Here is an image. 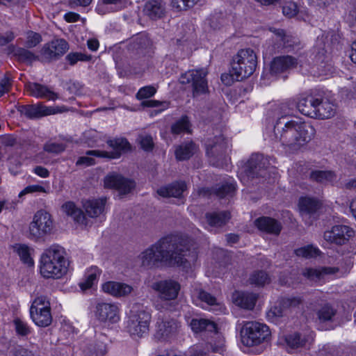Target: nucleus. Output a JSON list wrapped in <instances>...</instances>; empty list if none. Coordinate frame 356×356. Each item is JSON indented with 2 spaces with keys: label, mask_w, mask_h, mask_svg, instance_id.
<instances>
[{
  "label": "nucleus",
  "mask_w": 356,
  "mask_h": 356,
  "mask_svg": "<svg viewBox=\"0 0 356 356\" xmlns=\"http://www.w3.org/2000/svg\"><path fill=\"white\" fill-rule=\"evenodd\" d=\"M191 252L187 241L179 235L170 234L161 238L138 256L141 265L152 268L160 263L187 267L195 259Z\"/></svg>",
  "instance_id": "nucleus-1"
},
{
  "label": "nucleus",
  "mask_w": 356,
  "mask_h": 356,
  "mask_svg": "<svg viewBox=\"0 0 356 356\" xmlns=\"http://www.w3.org/2000/svg\"><path fill=\"white\" fill-rule=\"evenodd\" d=\"M274 134L283 146L296 152L312 140L316 130L309 123L282 117L274 126Z\"/></svg>",
  "instance_id": "nucleus-2"
},
{
  "label": "nucleus",
  "mask_w": 356,
  "mask_h": 356,
  "mask_svg": "<svg viewBox=\"0 0 356 356\" xmlns=\"http://www.w3.org/2000/svg\"><path fill=\"white\" fill-rule=\"evenodd\" d=\"M65 250L58 245H52L42 254L40 272L44 278H60L67 272Z\"/></svg>",
  "instance_id": "nucleus-3"
},
{
  "label": "nucleus",
  "mask_w": 356,
  "mask_h": 356,
  "mask_svg": "<svg viewBox=\"0 0 356 356\" xmlns=\"http://www.w3.org/2000/svg\"><path fill=\"white\" fill-rule=\"evenodd\" d=\"M257 58L250 48L243 49L233 57L231 75L236 81H243L253 74L256 70Z\"/></svg>",
  "instance_id": "nucleus-4"
},
{
  "label": "nucleus",
  "mask_w": 356,
  "mask_h": 356,
  "mask_svg": "<svg viewBox=\"0 0 356 356\" xmlns=\"http://www.w3.org/2000/svg\"><path fill=\"white\" fill-rule=\"evenodd\" d=\"M268 164L262 154H252L241 168L238 177L245 184H249L255 179L265 178L268 172Z\"/></svg>",
  "instance_id": "nucleus-5"
},
{
  "label": "nucleus",
  "mask_w": 356,
  "mask_h": 356,
  "mask_svg": "<svg viewBox=\"0 0 356 356\" xmlns=\"http://www.w3.org/2000/svg\"><path fill=\"white\" fill-rule=\"evenodd\" d=\"M241 341L245 346L252 347L259 345L269 339V327L257 321L246 322L241 331Z\"/></svg>",
  "instance_id": "nucleus-6"
},
{
  "label": "nucleus",
  "mask_w": 356,
  "mask_h": 356,
  "mask_svg": "<svg viewBox=\"0 0 356 356\" xmlns=\"http://www.w3.org/2000/svg\"><path fill=\"white\" fill-rule=\"evenodd\" d=\"M131 315L127 322V330L131 336L142 337L147 334L151 314L140 305H136L131 311Z\"/></svg>",
  "instance_id": "nucleus-7"
},
{
  "label": "nucleus",
  "mask_w": 356,
  "mask_h": 356,
  "mask_svg": "<svg viewBox=\"0 0 356 356\" xmlns=\"http://www.w3.org/2000/svg\"><path fill=\"white\" fill-rule=\"evenodd\" d=\"M54 227L51 216L44 210L38 211L29 225V238L38 241L51 234Z\"/></svg>",
  "instance_id": "nucleus-8"
},
{
  "label": "nucleus",
  "mask_w": 356,
  "mask_h": 356,
  "mask_svg": "<svg viewBox=\"0 0 356 356\" xmlns=\"http://www.w3.org/2000/svg\"><path fill=\"white\" fill-rule=\"evenodd\" d=\"M207 75L205 69L188 70L181 76L179 81L181 84H189L193 97H196L209 92Z\"/></svg>",
  "instance_id": "nucleus-9"
},
{
  "label": "nucleus",
  "mask_w": 356,
  "mask_h": 356,
  "mask_svg": "<svg viewBox=\"0 0 356 356\" xmlns=\"http://www.w3.org/2000/svg\"><path fill=\"white\" fill-rule=\"evenodd\" d=\"M317 102V97L312 94H302L298 97V100L289 99L282 104V109L285 111V107H287L289 111H293L296 108L302 114L306 116L313 118L316 115L315 108Z\"/></svg>",
  "instance_id": "nucleus-10"
},
{
  "label": "nucleus",
  "mask_w": 356,
  "mask_h": 356,
  "mask_svg": "<svg viewBox=\"0 0 356 356\" xmlns=\"http://www.w3.org/2000/svg\"><path fill=\"white\" fill-rule=\"evenodd\" d=\"M108 145L113 149L111 152L89 150L87 155L95 156L97 157L118 159L123 153L131 149V145L124 138H116L107 140Z\"/></svg>",
  "instance_id": "nucleus-11"
},
{
  "label": "nucleus",
  "mask_w": 356,
  "mask_h": 356,
  "mask_svg": "<svg viewBox=\"0 0 356 356\" xmlns=\"http://www.w3.org/2000/svg\"><path fill=\"white\" fill-rule=\"evenodd\" d=\"M95 314L98 321L103 323L113 324L120 320L119 308L113 302L104 301L97 302Z\"/></svg>",
  "instance_id": "nucleus-12"
},
{
  "label": "nucleus",
  "mask_w": 356,
  "mask_h": 356,
  "mask_svg": "<svg viewBox=\"0 0 356 356\" xmlns=\"http://www.w3.org/2000/svg\"><path fill=\"white\" fill-rule=\"evenodd\" d=\"M69 49L67 41L64 39H56L45 44L41 49L42 60L50 62L57 60L63 56Z\"/></svg>",
  "instance_id": "nucleus-13"
},
{
  "label": "nucleus",
  "mask_w": 356,
  "mask_h": 356,
  "mask_svg": "<svg viewBox=\"0 0 356 356\" xmlns=\"http://www.w3.org/2000/svg\"><path fill=\"white\" fill-rule=\"evenodd\" d=\"M152 289L161 299L172 300L177 298L181 286L177 281L169 279L154 282Z\"/></svg>",
  "instance_id": "nucleus-14"
},
{
  "label": "nucleus",
  "mask_w": 356,
  "mask_h": 356,
  "mask_svg": "<svg viewBox=\"0 0 356 356\" xmlns=\"http://www.w3.org/2000/svg\"><path fill=\"white\" fill-rule=\"evenodd\" d=\"M355 231L349 226L337 225L324 232V238L336 245L346 244L354 236Z\"/></svg>",
  "instance_id": "nucleus-15"
},
{
  "label": "nucleus",
  "mask_w": 356,
  "mask_h": 356,
  "mask_svg": "<svg viewBox=\"0 0 356 356\" xmlns=\"http://www.w3.org/2000/svg\"><path fill=\"white\" fill-rule=\"evenodd\" d=\"M104 186L119 191L121 195L129 193L135 188V182L117 173H111L105 177Z\"/></svg>",
  "instance_id": "nucleus-16"
},
{
  "label": "nucleus",
  "mask_w": 356,
  "mask_h": 356,
  "mask_svg": "<svg viewBox=\"0 0 356 356\" xmlns=\"http://www.w3.org/2000/svg\"><path fill=\"white\" fill-rule=\"evenodd\" d=\"M17 111L28 118H39L41 117L55 114L57 111L54 107L47 106L41 103L31 105H21Z\"/></svg>",
  "instance_id": "nucleus-17"
},
{
  "label": "nucleus",
  "mask_w": 356,
  "mask_h": 356,
  "mask_svg": "<svg viewBox=\"0 0 356 356\" xmlns=\"http://www.w3.org/2000/svg\"><path fill=\"white\" fill-rule=\"evenodd\" d=\"M321 204L319 200L310 197H302L299 199L298 207L302 218L306 223L311 225L312 220L311 217L316 213L321 208Z\"/></svg>",
  "instance_id": "nucleus-18"
},
{
  "label": "nucleus",
  "mask_w": 356,
  "mask_h": 356,
  "mask_svg": "<svg viewBox=\"0 0 356 356\" xmlns=\"http://www.w3.org/2000/svg\"><path fill=\"white\" fill-rule=\"evenodd\" d=\"M206 152L210 158H222L227 149V143L222 136H216L213 139H208L205 143Z\"/></svg>",
  "instance_id": "nucleus-19"
},
{
  "label": "nucleus",
  "mask_w": 356,
  "mask_h": 356,
  "mask_svg": "<svg viewBox=\"0 0 356 356\" xmlns=\"http://www.w3.org/2000/svg\"><path fill=\"white\" fill-rule=\"evenodd\" d=\"M179 323L175 319L162 320L157 322L156 337L159 340L169 339L177 334Z\"/></svg>",
  "instance_id": "nucleus-20"
},
{
  "label": "nucleus",
  "mask_w": 356,
  "mask_h": 356,
  "mask_svg": "<svg viewBox=\"0 0 356 356\" xmlns=\"http://www.w3.org/2000/svg\"><path fill=\"white\" fill-rule=\"evenodd\" d=\"M297 64V59L291 56H277L271 62L270 73L277 75L287 72L296 67Z\"/></svg>",
  "instance_id": "nucleus-21"
},
{
  "label": "nucleus",
  "mask_w": 356,
  "mask_h": 356,
  "mask_svg": "<svg viewBox=\"0 0 356 356\" xmlns=\"http://www.w3.org/2000/svg\"><path fill=\"white\" fill-rule=\"evenodd\" d=\"M26 90L30 95L41 99H47L48 100H56L58 98V95L51 90L47 86L35 83L29 82L25 85Z\"/></svg>",
  "instance_id": "nucleus-22"
},
{
  "label": "nucleus",
  "mask_w": 356,
  "mask_h": 356,
  "mask_svg": "<svg viewBox=\"0 0 356 356\" xmlns=\"http://www.w3.org/2000/svg\"><path fill=\"white\" fill-rule=\"evenodd\" d=\"M258 296L253 293L235 291L232 295L233 302L245 309H252L256 304Z\"/></svg>",
  "instance_id": "nucleus-23"
},
{
  "label": "nucleus",
  "mask_w": 356,
  "mask_h": 356,
  "mask_svg": "<svg viewBox=\"0 0 356 356\" xmlns=\"http://www.w3.org/2000/svg\"><path fill=\"white\" fill-rule=\"evenodd\" d=\"M186 188L185 181H177L168 186L161 187L157 190V193L163 197H180Z\"/></svg>",
  "instance_id": "nucleus-24"
},
{
  "label": "nucleus",
  "mask_w": 356,
  "mask_h": 356,
  "mask_svg": "<svg viewBox=\"0 0 356 356\" xmlns=\"http://www.w3.org/2000/svg\"><path fill=\"white\" fill-rule=\"evenodd\" d=\"M339 271L337 267H321L320 268H307L302 274L310 281L318 282L326 275H334Z\"/></svg>",
  "instance_id": "nucleus-25"
},
{
  "label": "nucleus",
  "mask_w": 356,
  "mask_h": 356,
  "mask_svg": "<svg viewBox=\"0 0 356 356\" xmlns=\"http://www.w3.org/2000/svg\"><path fill=\"white\" fill-rule=\"evenodd\" d=\"M106 203V197L87 200L83 203V207L88 216L96 218L104 212Z\"/></svg>",
  "instance_id": "nucleus-26"
},
{
  "label": "nucleus",
  "mask_w": 356,
  "mask_h": 356,
  "mask_svg": "<svg viewBox=\"0 0 356 356\" xmlns=\"http://www.w3.org/2000/svg\"><path fill=\"white\" fill-rule=\"evenodd\" d=\"M102 289L113 296L121 297L129 294L132 287L127 284L117 282H107L102 285Z\"/></svg>",
  "instance_id": "nucleus-27"
},
{
  "label": "nucleus",
  "mask_w": 356,
  "mask_h": 356,
  "mask_svg": "<svg viewBox=\"0 0 356 356\" xmlns=\"http://www.w3.org/2000/svg\"><path fill=\"white\" fill-rule=\"evenodd\" d=\"M255 225L259 229L269 234L278 235L282 229L281 224L274 218L261 217L255 220Z\"/></svg>",
  "instance_id": "nucleus-28"
},
{
  "label": "nucleus",
  "mask_w": 356,
  "mask_h": 356,
  "mask_svg": "<svg viewBox=\"0 0 356 356\" xmlns=\"http://www.w3.org/2000/svg\"><path fill=\"white\" fill-rule=\"evenodd\" d=\"M165 3L162 0H149L146 2L144 11L152 19L161 18L165 14Z\"/></svg>",
  "instance_id": "nucleus-29"
},
{
  "label": "nucleus",
  "mask_w": 356,
  "mask_h": 356,
  "mask_svg": "<svg viewBox=\"0 0 356 356\" xmlns=\"http://www.w3.org/2000/svg\"><path fill=\"white\" fill-rule=\"evenodd\" d=\"M337 177L336 173L332 170H315L309 173V179L321 184L333 185Z\"/></svg>",
  "instance_id": "nucleus-30"
},
{
  "label": "nucleus",
  "mask_w": 356,
  "mask_h": 356,
  "mask_svg": "<svg viewBox=\"0 0 356 356\" xmlns=\"http://www.w3.org/2000/svg\"><path fill=\"white\" fill-rule=\"evenodd\" d=\"M197 149V146L193 141L181 143L175 148V157L178 161L188 160L196 152Z\"/></svg>",
  "instance_id": "nucleus-31"
},
{
  "label": "nucleus",
  "mask_w": 356,
  "mask_h": 356,
  "mask_svg": "<svg viewBox=\"0 0 356 356\" xmlns=\"http://www.w3.org/2000/svg\"><path fill=\"white\" fill-rule=\"evenodd\" d=\"M316 115L313 118L325 119L332 117L335 113L333 105L327 101H323L317 97L315 111Z\"/></svg>",
  "instance_id": "nucleus-32"
},
{
  "label": "nucleus",
  "mask_w": 356,
  "mask_h": 356,
  "mask_svg": "<svg viewBox=\"0 0 356 356\" xmlns=\"http://www.w3.org/2000/svg\"><path fill=\"white\" fill-rule=\"evenodd\" d=\"M230 213L228 211L207 213L205 218L211 227H220L225 225L230 219Z\"/></svg>",
  "instance_id": "nucleus-33"
},
{
  "label": "nucleus",
  "mask_w": 356,
  "mask_h": 356,
  "mask_svg": "<svg viewBox=\"0 0 356 356\" xmlns=\"http://www.w3.org/2000/svg\"><path fill=\"white\" fill-rule=\"evenodd\" d=\"M62 208L64 212L71 216L74 220L79 224L86 225V218L83 211L75 205L72 202L65 203Z\"/></svg>",
  "instance_id": "nucleus-34"
},
{
  "label": "nucleus",
  "mask_w": 356,
  "mask_h": 356,
  "mask_svg": "<svg viewBox=\"0 0 356 356\" xmlns=\"http://www.w3.org/2000/svg\"><path fill=\"white\" fill-rule=\"evenodd\" d=\"M100 274L101 270L97 266H92L88 269L83 281L79 284L80 288L83 291L92 288L97 282Z\"/></svg>",
  "instance_id": "nucleus-35"
},
{
  "label": "nucleus",
  "mask_w": 356,
  "mask_h": 356,
  "mask_svg": "<svg viewBox=\"0 0 356 356\" xmlns=\"http://www.w3.org/2000/svg\"><path fill=\"white\" fill-rule=\"evenodd\" d=\"M284 342L288 348L297 349L305 346L307 339L305 335L299 332H293L284 337Z\"/></svg>",
  "instance_id": "nucleus-36"
},
{
  "label": "nucleus",
  "mask_w": 356,
  "mask_h": 356,
  "mask_svg": "<svg viewBox=\"0 0 356 356\" xmlns=\"http://www.w3.org/2000/svg\"><path fill=\"white\" fill-rule=\"evenodd\" d=\"M31 318L35 324L39 327H45L52 322L51 310L44 309L30 313Z\"/></svg>",
  "instance_id": "nucleus-37"
},
{
  "label": "nucleus",
  "mask_w": 356,
  "mask_h": 356,
  "mask_svg": "<svg viewBox=\"0 0 356 356\" xmlns=\"http://www.w3.org/2000/svg\"><path fill=\"white\" fill-rule=\"evenodd\" d=\"M190 326L195 332H200L203 330L213 332L217 328L215 323L203 318H193L190 323Z\"/></svg>",
  "instance_id": "nucleus-38"
},
{
  "label": "nucleus",
  "mask_w": 356,
  "mask_h": 356,
  "mask_svg": "<svg viewBox=\"0 0 356 356\" xmlns=\"http://www.w3.org/2000/svg\"><path fill=\"white\" fill-rule=\"evenodd\" d=\"M191 124L187 115H183L171 125V133L174 135H179L182 133H191Z\"/></svg>",
  "instance_id": "nucleus-39"
},
{
  "label": "nucleus",
  "mask_w": 356,
  "mask_h": 356,
  "mask_svg": "<svg viewBox=\"0 0 356 356\" xmlns=\"http://www.w3.org/2000/svg\"><path fill=\"white\" fill-rule=\"evenodd\" d=\"M249 283L255 286H264L270 282L268 274L264 270H254L249 277Z\"/></svg>",
  "instance_id": "nucleus-40"
},
{
  "label": "nucleus",
  "mask_w": 356,
  "mask_h": 356,
  "mask_svg": "<svg viewBox=\"0 0 356 356\" xmlns=\"http://www.w3.org/2000/svg\"><path fill=\"white\" fill-rule=\"evenodd\" d=\"M294 253L299 257L312 259L319 256L321 252L317 247L314 246L313 245H307L296 249L294 250Z\"/></svg>",
  "instance_id": "nucleus-41"
},
{
  "label": "nucleus",
  "mask_w": 356,
  "mask_h": 356,
  "mask_svg": "<svg viewBox=\"0 0 356 356\" xmlns=\"http://www.w3.org/2000/svg\"><path fill=\"white\" fill-rule=\"evenodd\" d=\"M236 190V184L232 182H225L221 185L217 186L213 189V193L220 198H223L227 195H232Z\"/></svg>",
  "instance_id": "nucleus-42"
},
{
  "label": "nucleus",
  "mask_w": 356,
  "mask_h": 356,
  "mask_svg": "<svg viewBox=\"0 0 356 356\" xmlns=\"http://www.w3.org/2000/svg\"><path fill=\"white\" fill-rule=\"evenodd\" d=\"M337 310L330 304H325L317 312V316L321 322H327L332 321L336 315Z\"/></svg>",
  "instance_id": "nucleus-43"
},
{
  "label": "nucleus",
  "mask_w": 356,
  "mask_h": 356,
  "mask_svg": "<svg viewBox=\"0 0 356 356\" xmlns=\"http://www.w3.org/2000/svg\"><path fill=\"white\" fill-rule=\"evenodd\" d=\"M14 56L19 61L26 63H31L38 58L32 51L21 47L14 51Z\"/></svg>",
  "instance_id": "nucleus-44"
},
{
  "label": "nucleus",
  "mask_w": 356,
  "mask_h": 356,
  "mask_svg": "<svg viewBox=\"0 0 356 356\" xmlns=\"http://www.w3.org/2000/svg\"><path fill=\"white\" fill-rule=\"evenodd\" d=\"M44 309L51 310L50 302L46 296H41L37 297L32 302L30 308V313Z\"/></svg>",
  "instance_id": "nucleus-45"
},
{
  "label": "nucleus",
  "mask_w": 356,
  "mask_h": 356,
  "mask_svg": "<svg viewBox=\"0 0 356 356\" xmlns=\"http://www.w3.org/2000/svg\"><path fill=\"white\" fill-rule=\"evenodd\" d=\"M15 332L20 337H26L31 332V328L28 323L19 318L13 320Z\"/></svg>",
  "instance_id": "nucleus-46"
},
{
  "label": "nucleus",
  "mask_w": 356,
  "mask_h": 356,
  "mask_svg": "<svg viewBox=\"0 0 356 356\" xmlns=\"http://www.w3.org/2000/svg\"><path fill=\"white\" fill-rule=\"evenodd\" d=\"M65 58L70 65H74L78 61L90 60L92 56L81 52H71L66 56Z\"/></svg>",
  "instance_id": "nucleus-47"
},
{
  "label": "nucleus",
  "mask_w": 356,
  "mask_h": 356,
  "mask_svg": "<svg viewBox=\"0 0 356 356\" xmlns=\"http://www.w3.org/2000/svg\"><path fill=\"white\" fill-rule=\"evenodd\" d=\"M17 252L18 255L19 256L21 260L26 264L29 266L33 265V260L31 257L29 249L28 246L25 245H20L17 249Z\"/></svg>",
  "instance_id": "nucleus-48"
},
{
  "label": "nucleus",
  "mask_w": 356,
  "mask_h": 356,
  "mask_svg": "<svg viewBox=\"0 0 356 356\" xmlns=\"http://www.w3.org/2000/svg\"><path fill=\"white\" fill-rule=\"evenodd\" d=\"M302 300L300 298L296 297H284L282 298L279 302L280 305L284 309L296 307L301 303Z\"/></svg>",
  "instance_id": "nucleus-49"
},
{
  "label": "nucleus",
  "mask_w": 356,
  "mask_h": 356,
  "mask_svg": "<svg viewBox=\"0 0 356 356\" xmlns=\"http://www.w3.org/2000/svg\"><path fill=\"white\" fill-rule=\"evenodd\" d=\"M199 0H172L171 5L178 10H187L196 4Z\"/></svg>",
  "instance_id": "nucleus-50"
},
{
  "label": "nucleus",
  "mask_w": 356,
  "mask_h": 356,
  "mask_svg": "<svg viewBox=\"0 0 356 356\" xmlns=\"http://www.w3.org/2000/svg\"><path fill=\"white\" fill-rule=\"evenodd\" d=\"M156 92V89L154 86H147L140 88L136 97L138 100L147 99L154 96Z\"/></svg>",
  "instance_id": "nucleus-51"
},
{
  "label": "nucleus",
  "mask_w": 356,
  "mask_h": 356,
  "mask_svg": "<svg viewBox=\"0 0 356 356\" xmlns=\"http://www.w3.org/2000/svg\"><path fill=\"white\" fill-rule=\"evenodd\" d=\"M197 297L199 300L202 302H206L209 305H217L216 298L211 296L210 293L206 292L203 290H199L196 291Z\"/></svg>",
  "instance_id": "nucleus-52"
},
{
  "label": "nucleus",
  "mask_w": 356,
  "mask_h": 356,
  "mask_svg": "<svg viewBox=\"0 0 356 356\" xmlns=\"http://www.w3.org/2000/svg\"><path fill=\"white\" fill-rule=\"evenodd\" d=\"M282 13L289 18L294 17L298 13L297 4L293 1L286 2L282 7Z\"/></svg>",
  "instance_id": "nucleus-53"
},
{
  "label": "nucleus",
  "mask_w": 356,
  "mask_h": 356,
  "mask_svg": "<svg viewBox=\"0 0 356 356\" xmlns=\"http://www.w3.org/2000/svg\"><path fill=\"white\" fill-rule=\"evenodd\" d=\"M12 87V79L6 73L4 77L0 81V97L10 92Z\"/></svg>",
  "instance_id": "nucleus-54"
},
{
  "label": "nucleus",
  "mask_w": 356,
  "mask_h": 356,
  "mask_svg": "<svg viewBox=\"0 0 356 356\" xmlns=\"http://www.w3.org/2000/svg\"><path fill=\"white\" fill-rule=\"evenodd\" d=\"M138 140L141 147L145 151H151L154 147L153 138L150 135L145 134L140 135L138 137Z\"/></svg>",
  "instance_id": "nucleus-55"
},
{
  "label": "nucleus",
  "mask_w": 356,
  "mask_h": 356,
  "mask_svg": "<svg viewBox=\"0 0 356 356\" xmlns=\"http://www.w3.org/2000/svg\"><path fill=\"white\" fill-rule=\"evenodd\" d=\"M42 40L41 35L39 33L31 31L28 33L26 47L27 48H33L38 45Z\"/></svg>",
  "instance_id": "nucleus-56"
},
{
  "label": "nucleus",
  "mask_w": 356,
  "mask_h": 356,
  "mask_svg": "<svg viewBox=\"0 0 356 356\" xmlns=\"http://www.w3.org/2000/svg\"><path fill=\"white\" fill-rule=\"evenodd\" d=\"M44 149L49 153L59 154L65 151V145L63 143H49L44 145Z\"/></svg>",
  "instance_id": "nucleus-57"
},
{
  "label": "nucleus",
  "mask_w": 356,
  "mask_h": 356,
  "mask_svg": "<svg viewBox=\"0 0 356 356\" xmlns=\"http://www.w3.org/2000/svg\"><path fill=\"white\" fill-rule=\"evenodd\" d=\"M149 45V39L145 35H140L135 39L134 47L143 53Z\"/></svg>",
  "instance_id": "nucleus-58"
},
{
  "label": "nucleus",
  "mask_w": 356,
  "mask_h": 356,
  "mask_svg": "<svg viewBox=\"0 0 356 356\" xmlns=\"http://www.w3.org/2000/svg\"><path fill=\"white\" fill-rule=\"evenodd\" d=\"M209 351V346L204 348L203 344L195 345L191 348L190 353L191 356H207Z\"/></svg>",
  "instance_id": "nucleus-59"
},
{
  "label": "nucleus",
  "mask_w": 356,
  "mask_h": 356,
  "mask_svg": "<svg viewBox=\"0 0 356 356\" xmlns=\"http://www.w3.org/2000/svg\"><path fill=\"white\" fill-rule=\"evenodd\" d=\"M284 308L279 304L278 306H275L271 308L267 313V316L270 321H275L277 318L283 316Z\"/></svg>",
  "instance_id": "nucleus-60"
},
{
  "label": "nucleus",
  "mask_w": 356,
  "mask_h": 356,
  "mask_svg": "<svg viewBox=\"0 0 356 356\" xmlns=\"http://www.w3.org/2000/svg\"><path fill=\"white\" fill-rule=\"evenodd\" d=\"M46 191L44 188L40 185H30L26 186L23 191H22L19 194V197H22L27 193H45Z\"/></svg>",
  "instance_id": "nucleus-61"
},
{
  "label": "nucleus",
  "mask_w": 356,
  "mask_h": 356,
  "mask_svg": "<svg viewBox=\"0 0 356 356\" xmlns=\"http://www.w3.org/2000/svg\"><path fill=\"white\" fill-rule=\"evenodd\" d=\"M281 42L283 44L284 48L288 49L293 48L295 45L298 44V41L296 38L288 35L284 37Z\"/></svg>",
  "instance_id": "nucleus-62"
},
{
  "label": "nucleus",
  "mask_w": 356,
  "mask_h": 356,
  "mask_svg": "<svg viewBox=\"0 0 356 356\" xmlns=\"http://www.w3.org/2000/svg\"><path fill=\"white\" fill-rule=\"evenodd\" d=\"M15 38V34L13 31H9L4 33L0 34V46H5L12 42Z\"/></svg>",
  "instance_id": "nucleus-63"
},
{
  "label": "nucleus",
  "mask_w": 356,
  "mask_h": 356,
  "mask_svg": "<svg viewBox=\"0 0 356 356\" xmlns=\"http://www.w3.org/2000/svg\"><path fill=\"white\" fill-rule=\"evenodd\" d=\"M142 106L144 107H149V108H155L159 107L160 106H163V108L167 107V102H159L157 100H145L141 103Z\"/></svg>",
  "instance_id": "nucleus-64"
}]
</instances>
